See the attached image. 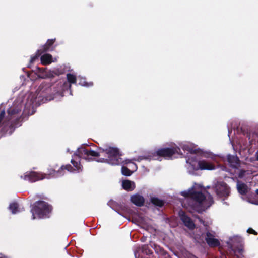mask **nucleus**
Here are the masks:
<instances>
[{"label":"nucleus","instance_id":"1","mask_svg":"<svg viewBox=\"0 0 258 258\" xmlns=\"http://www.w3.org/2000/svg\"><path fill=\"white\" fill-rule=\"evenodd\" d=\"M181 194L185 198L194 200L195 205L191 206L194 208L199 207L202 210L209 207L213 202L212 196L208 192L203 194L201 188L197 185L187 191L181 192Z\"/></svg>","mask_w":258,"mask_h":258},{"label":"nucleus","instance_id":"2","mask_svg":"<svg viewBox=\"0 0 258 258\" xmlns=\"http://www.w3.org/2000/svg\"><path fill=\"white\" fill-rule=\"evenodd\" d=\"M101 154L104 157L100 159L98 161L106 162L110 164H112L113 148L111 147H104L100 153L93 150H88L84 147H80L78 149L76 153V155L88 161L93 160L95 157L101 156Z\"/></svg>","mask_w":258,"mask_h":258},{"label":"nucleus","instance_id":"3","mask_svg":"<svg viewBox=\"0 0 258 258\" xmlns=\"http://www.w3.org/2000/svg\"><path fill=\"white\" fill-rule=\"evenodd\" d=\"M23 105L21 100L16 101L14 104L8 109V116L5 118V112L2 110L0 113V125L3 126V128L7 126L13 127L15 125V121H17L20 115Z\"/></svg>","mask_w":258,"mask_h":258},{"label":"nucleus","instance_id":"4","mask_svg":"<svg viewBox=\"0 0 258 258\" xmlns=\"http://www.w3.org/2000/svg\"><path fill=\"white\" fill-rule=\"evenodd\" d=\"M64 169H67L69 171H72L71 170L72 169L71 166L68 165L66 166H62L61 169L57 171H55L53 169L50 170L48 175H43L35 172H26L24 176V179L31 182H34L44 178L57 177L64 174V173H61L63 171Z\"/></svg>","mask_w":258,"mask_h":258},{"label":"nucleus","instance_id":"5","mask_svg":"<svg viewBox=\"0 0 258 258\" xmlns=\"http://www.w3.org/2000/svg\"><path fill=\"white\" fill-rule=\"evenodd\" d=\"M180 151V148L177 147L172 148H162L159 149L156 152L150 153L148 155L140 156L137 159L133 160L140 162L143 159L159 160V158L161 157H163L165 158H169L175 153L179 154Z\"/></svg>","mask_w":258,"mask_h":258},{"label":"nucleus","instance_id":"6","mask_svg":"<svg viewBox=\"0 0 258 258\" xmlns=\"http://www.w3.org/2000/svg\"><path fill=\"white\" fill-rule=\"evenodd\" d=\"M51 210V207L44 201H38L31 209L32 219L44 218Z\"/></svg>","mask_w":258,"mask_h":258},{"label":"nucleus","instance_id":"7","mask_svg":"<svg viewBox=\"0 0 258 258\" xmlns=\"http://www.w3.org/2000/svg\"><path fill=\"white\" fill-rule=\"evenodd\" d=\"M215 190L217 195L221 198L229 196L230 190L227 184L223 182H218L215 185Z\"/></svg>","mask_w":258,"mask_h":258},{"label":"nucleus","instance_id":"8","mask_svg":"<svg viewBox=\"0 0 258 258\" xmlns=\"http://www.w3.org/2000/svg\"><path fill=\"white\" fill-rule=\"evenodd\" d=\"M180 217L184 225L190 229L195 228V225L190 217L187 216L183 211H180L179 213Z\"/></svg>","mask_w":258,"mask_h":258},{"label":"nucleus","instance_id":"9","mask_svg":"<svg viewBox=\"0 0 258 258\" xmlns=\"http://www.w3.org/2000/svg\"><path fill=\"white\" fill-rule=\"evenodd\" d=\"M191 166H193L192 168L194 170H213L215 169V166L212 163L208 162L205 160H200L198 162V166L194 167L192 164Z\"/></svg>","mask_w":258,"mask_h":258},{"label":"nucleus","instance_id":"10","mask_svg":"<svg viewBox=\"0 0 258 258\" xmlns=\"http://www.w3.org/2000/svg\"><path fill=\"white\" fill-rule=\"evenodd\" d=\"M205 240L207 244L211 247H216L220 245L219 241L215 238V236L212 233L207 232Z\"/></svg>","mask_w":258,"mask_h":258},{"label":"nucleus","instance_id":"11","mask_svg":"<svg viewBox=\"0 0 258 258\" xmlns=\"http://www.w3.org/2000/svg\"><path fill=\"white\" fill-rule=\"evenodd\" d=\"M40 60L43 65L50 64L52 62L57 61V58H53L52 56L48 53H45L41 56Z\"/></svg>","mask_w":258,"mask_h":258},{"label":"nucleus","instance_id":"12","mask_svg":"<svg viewBox=\"0 0 258 258\" xmlns=\"http://www.w3.org/2000/svg\"><path fill=\"white\" fill-rule=\"evenodd\" d=\"M62 73L63 72L61 70L54 69L53 71H45L43 72L41 76H40V78L42 79L52 78L55 75L58 76Z\"/></svg>","mask_w":258,"mask_h":258},{"label":"nucleus","instance_id":"13","mask_svg":"<svg viewBox=\"0 0 258 258\" xmlns=\"http://www.w3.org/2000/svg\"><path fill=\"white\" fill-rule=\"evenodd\" d=\"M131 202L138 206H141L144 203V198L139 194H135L131 197Z\"/></svg>","mask_w":258,"mask_h":258},{"label":"nucleus","instance_id":"14","mask_svg":"<svg viewBox=\"0 0 258 258\" xmlns=\"http://www.w3.org/2000/svg\"><path fill=\"white\" fill-rule=\"evenodd\" d=\"M114 165H119L123 162V160L120 157L122 153L117 148L114 147Z\"/></svg>","mask_w":258,"mask_h":258},{"label":"nucleus","instance_id":"15","mask_svg":"<svg viewBox=\"0 0 258 258\" xmlns=\"http://www.w3.org/2000/svg\"><path fill=\"white\" fill-rule=\"evenodd\" d=\"M122 186L125 190L131 191L135 188L136 185L134 182L129 180H125L122 181Z\"/></svg>","mask_w":258,"mask_h":258},{"label":"nucleus","instance_id":"16","mask_svg":"<svg viewBox=\"0 0 258 258\" xmlns=\"http://www.w3.org/2000/svg\"><path fill=\"white\" fill-rule=\"evenodd\" d=\"M55 39L48 40L45 45H43L42 48V52H45L48 51H52L53 48H51V46L54 43Z\"/></svg>","mask_w":258,"mask_h":258},{"label":"nucleus","instance_id":"17","mask_svg":"<svg viewBox=\"0 0 258 258\" xmlns=\"http://www.w3.org/2000/svg\"><path fill=\"white\" fill-rule=\"evenodd\" d=\"M227 160L230 164V165L233 167H236L238 165V159L237 157L234 156L228 155L227 156Z\"/></svg>","mask_w":258,"mask_h":258},{"label":"nucleus","instance_id":"18","mask_svg":"<svg viewBox=\"0 0 258 258\" xmlns=\"http://www.w3.org/2000/svg\"><path fill=\"white\" fill-rule=\"evenodd\" d=\"M237 188L239 194L241 195H245L247 192V186L240 182H237Z\"/></svg>","mask_w":258,"mask_h":258},{"label":"nucleus","instance_id":"19","mask_svg":"<svg viewBox=\"0 0 258 258\" xmlns=\"http://www.w3.org/2000/svg\"><path fill=\"white\" fill-rule=\"evenodd\" d=\"M151 202L155 205L161 207L163 205L164 202L163 201L157 198L152 197L151 198Z\"/></svg>","mask_w":258,"mask_h":258},{"label":"nucleus","instance_id":"20","mask_svg":"<svg viewBox=\"0 0 258 258\" xmlns=\"http://www.w3.org/2000/svg\"><path fill=\"white\" fill-rule=\"evenodd\" d=\"M74 83V84H76L77 83V82H75V81H73V82H64L63 83V84H62L61 83V84H60V86H63V88H62V89L61 90H60V92L61 93L65 91L66 90H67L71 86V83Z\"/></svg>","mask_w":258,"mask_h":258},{"label":"nucleus","instance_id":"21","mask_svg":"<svg viewBox=\"0 0 258 258\" xmlns=\"http://www.w3.org/2000/svg\"><path fill=\"white\" fill-rule=\"evenodd\" d=\"M43 52H42V49H38L36 52V53L33 56L31 57L30 62L33 63L36 59H37L39 56H40Z\"/></svg>","mask_w":258,"mask_h":258},{"label":"nucleus","instance_id":"22","mask_svg":"<svg viewBox=\"0 0 258 258\" xmlns=\"http://www.w3.org/2000/svg\"><path fill=\"white\" fill-rule=\"evenodd\" d=\"M121 173L125 176H130L133 173V171H131L127 167L122 166L121 168Z\"/></svg>","mask_w":258,"mask_h":258},{"label":"nucleus","instance_id":"23","mask_svg":"<svg viewBox=\"0 0 258 258\" xmlns=\"http://www.w3.org/2000/svg\"><path fill=\"white\" fill-rule=\"evenodd\" d=\"M71 163L76 168V171L79 172L82 170V166L80 165V163H78L73 159L71 160Z\"/></svg>","mask_w":258,"mask_h":258},{"label":"nucleus","instance_id":"24","mask_svg":"<svg viewBox=\"0 0 258 258\" xmlns=\"http://www.w3.org/2000/svg\"><path fill=\"white\" fill-rule=\"evenodd\" d=\"M18 205L17 203H12L9 206V209L11 210L13 214L16 213L18 210Z\"/></svg>","mask_w":258,"mask_h":258},{"label":"nucleus","instance_id":"25","mask_svg":"<svg viewBox=\"0 0 258 258\" xmlns=\"http://www.w3.org/2000/svg\"><path fill=\"white\" fill-rule=\"evenodd\" d=\"M77 79L76 75L74 73H69L67 74V81H76Z\"/></svg>","mask_w":258,"mask_h":258},{"label":"nucleus","instance_id":"26","mask_svg":"<svg viewBox=\"0 0 258 258\" xmlns=\"http://www.w3.org/2000/svg\"><path fill=\"white\" fill-rule=\"evenodd\" d=\"M182 148L183 150H187L190 153H196V152L195 150H194L192 148L189 147L188 146V145H184L182 146Z\"/></svg>","mask_w":258,"mask_h":258},{"label":"nucleus","instance_id":"27","mask_svg":"<svg viewBox=\"0 0 258 258\" xmlns=\"http://www.w3.org/2000/svg\"><path fill=\"white\" fill-rule=\"evenodd\" d=\"M78 85L81 86L89 87L93 85L92 82L88 83L87 82H79Z\"/></svg>","mask_w":258,"mask_h":258},{"label":"nucleus","instance_id":"28","mask_svg":"<svg viewBox=\"0 0 258 258\" xmlns=\"http://www.w3.org/2000/svg\"><path fill=\"white\" fill-rule=\"evenodd\" d=\"M247 232L250 233V234H254V235H256L257 234V233L255 232V231L253 229H252V228H249L247 230Z\"/></svg>","mask_w":258,"mask_h":258},{"label":"nucleus","instance_id":"29","mask_svg":"<svg viewBox=\"0 0 258 258\" xmlns=\"http://www.w3.org/2000/svg\"><path fill=\"white\" fill-rule=\"evenodd\" d=\"M133 166H134V167L133 168V169H134V171L137 170V165L136 164H133Z\"/></svg>","mask_w":258,"mask_h":258},{"label":"nucleus","instance_id":"30","mask_svg":"<svg viewBox=\"0 0 258 258\" xmlns=\"http://www.w3.org/2000/svg\"><path fill=\"white\" fill-rule=\"evenodd\" d=\"M255 157L256 160L258 161V150L255 153Z\"/></svg>","mask_w":258,"mask_h":258},{"label":"nucleus","instance_id":"31","mask_svg":"<svg viewBox=\"0 0 258 258\" xmlns=\"http://www.w3.org/2000/svg\"><path fill=\"white\" fill-rule=\"evenodd\" d=\"M131 162V161H130V160H126V161H125V164H127V163H129V162Z\"/></svg>","mask_w":258,"mask_h":258},{"label":"nucleus","instance_id":"32","mask_svg":"<svg viewBox=\"0 0 258 258\" xmlns=\"http://www.w3.org/2000/svg\"><path fill=\"white\" fill-rule=\"evenodd\" d=\"M200 221L201 223H203V224H204V221H203L202 220L200 219Z\"/></svg>","mask_w":258,"mask_h":258},{"label":"nucleus","instance_id":"33","mask_svg":"<svg viewBox=\"0 0 258 258\" xmlns=\"http://www.w3.org/2000/svg\"><path fill=\"white\" fill-rule=\"evenodd\" d=\"M256 193L257 194H258V189H257V190H256Z\"/></svg>","mask_w":258,"mask_h":258}]
</instances>
